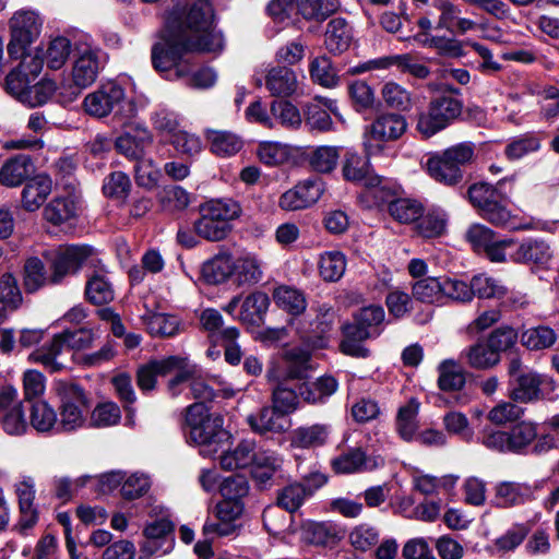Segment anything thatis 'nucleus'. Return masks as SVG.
<instances>
[{
  "label": "nucleus",
  "mask_w": 559,
  "mask_h": 559,
  "mask_svg": "<svg viewBox=\"0 0 559 559\" xmlns=\"http://www.w3.org/2000/svg\"><path fill=\"white\" fill-rule=\"evenodd\" d=\"M225 40L214 25V9L209 0L175 7L152 48V63L167 80H182L194 88H209L216 82L210 68L195 70L189 52H221Z\"/></svg>",
  "instance_id": "1"
},
{
  "label": "nucleus",
  "mask_w": 559,
  "mask_h": 559,
  "mask_svg": "<svg viewBox=\"0 0 559 559\" xmlns=\"http://www.w3.org/2000/svg\"><path fill=\"white\" fill-rule=\"evenodd\" d=\"M102 68L100 52L91 47L78 50L68 78L59 85L52 81H43L33 87L35 94L56 92L63 103H71L81 92L91 86L97 79Z\"/></svg>",
  "instance_id": "2"
},
{
  "label": "nucleus",
  "mask_w": 559,
  "mask_h": 559,
  "mask_svg": "<svg viewBox=\"0 0 559 559\" xmlns=\"http://www.w3.org/2000/svg\"><path fill=\"white\" fill-rule=\"evenodd\" d=\"M467 197L479 214L489 223L509 230L536 229L533 217L511 213L500 201L501 194L498 187L478 182L467 190Z\"/></svg>",
  "instance_id": "3"
},
{
  "label": "nucleus",
  "mask_w": 559,
  "mask_h": 559,
  "mask_svg": "<svg viewBox=\"0 0 559 559\" xmlns=\"http://www.w3.org/2000/svg\"><path fill=\"white\" fill-rule=\"evenodd\" d=\"M223 417L209 413L202 403H194L187 408L188 439L200 447V454L204 457L218 454L223 444L228 443L230 433L223 428Z\"/></svg>",
  "instance_id": "4"
},
{
  "label": "nucleus",
  "mask_w": 559,
  "mask_h": 559,
  "mask_svg": "<svg viewBox=\"0 0 559 559\" xmlns=\"http://www.w3.org/2000/svg\"><path fill=\"white\" fill-rule=\"evenodd\" d=\"M508 373L510 377L509 396L512 401L533 403L542 400H555L557 382L554 378L524 368L519 357L510 359Z\"/></svg>",
  "instance_id": "5"
},
{
  "label": "nucleus",
  "mask_w": 559,
  "mask_h": 559,
  "mask_svg": "<svg viewBox=\"0 0 559 559\" xmlns=\"http://www.w3.org/2000/svg\"><path fill=\"white\" fill-rule=\"evenodd\" d=\"M407 130L406 119L397 114L379 115L362 133V147L366 157L390 159L395 151L389 142L399 140Z\"/></svg>",
  "instance_id": "6"
},
{
  "label": "nucleus",
  "mask_w": 559,
  "mask_h": 559,
  "mask_svg": "<svg viewBox=\"0 0 559 559\" xmlns=\"http://www.w3.org/2000/svg\"><path fill=\"white\" fill-rule=\"evenodd\" d=\"M201 216L194 223L197 235L210 241H219L230 231V222L239 217L240 205L231 199H216L204 203Z\"/></svg>",
  "instance_id": "7"
},
{
  "label": "nucleus",
  "mask_w": 559,
  "mask_h": 559,
  "mask_svg": "<svg viewBox=\"0 0 559 559\" xmlns=\"http://www.w3.org/2000/svg\"><path fill=\"white\" fill-rule=\"evenodd\" d=\"M474 157L472 143H460L428 157L425 169L435 181L454 187L463 180V167Z\"/></svg>",
  "instance_id": "8"
},
{
  "label": "nucleus",
  "mask_w": 559,
  "mask_h": 559,
  "mask_svg": "<svg viewBox=\"0 0 559 559\" xmlns=\"http://www.w3.org/2000/svg\"><path fill=\"white\" fill-rule=\"evenodd\" d=\"M123 100L124 90L117 82L109 81L86 95L83 107L88 115L97 118L106 117L115 108L119 107L116 115L122 118L123 124H127L135 117L138 108L132 100L127 103H123Z\"/></svg>",
  "instance_id": "9"
},
{
  "label": "nucleus",
  "mask_w": 559,
  "mask_h": 559,
  "mask_svg": "<svg viewBox=\"0 0 559 559\" xmlns=\"http://www.w3.org/2000/svg\"><path fill=\"white\" fill-rule=\"evenodd\" d=\"M56 391L60 399L58 430L73 432L83 428L90 413L84 390L74 383L59 381Z\"/></svg>",
  "instance_id": "10"
},
{
  "label": "nucleus",
  "mask_w": 559,
  "mask_h": 559,
  "mask_svg": "<svg viewBox=\"0 0 559 559\" xmlns=\"http://www.w3.org/2000/svg\"><path fill=\"white\" fill-rule=\"evenodd\" d=\"M369 157L364 158L357 153H347L343 164V176L346 180L359 182L366 188V198L372 199L373 205L389 201L392 191L383 179L369 170Z\"/></svg>",
  "instance_id": "11"
},
{
  "label": "nucleus",
  "mask_w": 559,
  "mask_h": 559,
  "mask_svg": "<svg viewBox=\"0 0 559 559\" xmlns=\"http://www.w3.org/2000/svg\"><path fill=\"white\" fill-rule=\"evenodd\" d=\"M94 249L87 245H66L46 250L44 258L52 271V284H61L67 276L76 274L90 258Z\"/></svg>",
  "instance_id": "12"
},
{
  "label": "nucleus",
  "mask_w": 559,
  "mask_h": 559,
  "mask_svg": "<svg viewBox=\"0 0 559 559\" xmlns=\"http://www.w3.org/2000/svg\"><path fill=\"white\" fill-rule=\"evenodd\" d=\"M8 26L10 33L8 53L11 58H16L39 37L43 20L34 10L20 9L9 19Z\"/></svg>",
  "instance_id": "13"
},
{
  "label": "nucleus",
  "mask_w": 559,
  "mask_h": 559,
  "mask_svg": "<svg viewBox=\"0 0 559 559\" xmlns=\"http://www.w3.org/2000/svg\"><path fill=\"white\" fill-rule=\"evenodd\" d=\"M461 100L452 96H440L432 99L427 109L418 115L417 130L430 138L447 128L462 112Z\"/></svg>",
  "instance_id": "14"
},
{
  "label": "nucleus",
  "mask_w": 559,
  "mask_h": 559,
  "mask_svg": "<svg viewBox=\"0 0 559 559\" xmlns=\"http://www.w3.org/2000/svg\"><path fill=\"white\" fill-rule=\"evenodd\" d=\"M323 192L324 183L320 178L306 179L284 192L278 205L285 211L304 210L317 203Z\"/></svg>",
  "instance_id": "15"
},
{
  "label": "nucleus",
  "mask_w": 559,
  "mask_h": 559,
  "mask_svg": "<svg viewBox=\"0 0 559 559\" xmlns=\"http://www.w3.org/2000/svg\"><path fill=\"white\" fill-rule=\"evenodd\" d=\"M243 512L242 501L223 499L214 509L216 521L207 520L203 526L205 535L229 536L236 533L235 523Z\"/></svg>",
  "instance_id": "16"
},
{
  "label": "nucleus",
  "mask_w": 559,
  "mask_h": 559,
  "mask_svg": "<svg viewBox=\"0 0 559 559\" xmlns=\"http://www.w3.org/2000/svg\"><path fill=\"white\" fill-rule=\"evenodd\" d=\"M332 116L341 122H345L340 112L336 100L317 97L305 107L306 124L311 130L328 132L334 129Z\"/></svg>",
  "instance_id": "17"
},
{
  "label": "nucleus",
  "mask_w": 559,
  "mask_h": 559,
  "mask_svg": "<svg viewBox=\"0 0 559 559\" xmlns=\"http://www.w3.org/2000/svg\"><path fill=\"white\" fill-rule=\"evenodd\" d=\"M151 361L158 376H166L177 371V374L168 382V390L174 396L181 392L180 386L183 385V382L188 380L193 372V365H191L186 357L168 356Z\"/></svg>",
  "instance_id": "18"
},
{
  "label": "nucleus",
  "mask_w": 559,
  "mask_h": 559,
  "mask_svg": "<svg viewBox=\"0 0 559 559\" xmlns=\"http://www.w3.org/2000/svg\"><path fill=\"white\" fill-rule=\"evenodd\" d=\"M152 142L151 132L145 127L136 126L118 136L115 146L122 155L136 160L144 157L145 151Z\"/></svg>",
  "instance_id": "19"
},
{
  "label": "nucleus",
  "mask_w": 559,
  "mask_h": 559,
  "mask_svg": "<svg viewBox=\"0 0 559 559\" xmlns=\"http://www.w3.org/2000/svg\"><path fill=\"white\" fill-rule=\"evenodd\" d=\"M247 423L251 429L259 435H266L269 432L283 433L292 426L288 416H285L273 406L263 407L255 414L249 415Z\"/></svg>",
  "instance_id": "20"
},
{
  "label": "nucleus",
  "mask_w": 559,
  "mask_h": 559,
  "mask_svg": "<svg viewBox=\"0 0 559 559\" xmlns=\"http://www.w3.org/2000/svg\"><path fill=\"white\" fill-rule=\"evenodd\" d=\"M185 383H188L191 397L199 400V403L203 405H205V402L212 401L217 392H222L225 397H231L235 394L231 388L224 386L216 378L207 379L202 377L195 365H193L191 377Z\"/></svg>",
  "instance_id": "21"
},
{
  "label": "nucleus",
  "mask_w": 559,
  "mask_h": 559,
  "mask_svg": "<svg viewBox=\"0 0 559 559\" xmlns=\"http://www.w3.org/2000/svg\"><path fill=\"white\" fill-rule=\"evenodd\" d=\"M69 352L68 343L63 332L56 334L48 345H45L29 354L31 362L40 364L51 372L59 371L64 368L61 361L62 355Z\"/></svg>",
  "instance_id": "22"
},
{
  "label": "nucleus",
  "mask_w": 559,
  "mask_h": 559,
  "mask_svg": "<svg viewBox=\"0 0 559 559\" xmlns=\"http://www.w3.org/2000/svg\"><path fill=\"white\" fill-rule=\"evenodd\" d=\"M227 443L219 449V465L225 471L242 469L251 465L254 460L255 442L252 440H242L233 449L225 448Z\"/></svg>",
  "instance_id": "23"
},
{
  "label": "nucleus",
  "mask_w": 559,
  "mask_h": 559,
  "mask_svg": "<svg viewBox=\"0 0 559 559\" xmlns=\"http://www.w3.org/2000/svg\"><path fill=\"white\" fill-rule=\"evenodd\" d=\"M282 457L271 450H254V460L251 463V474L255 481L266 488L271 485L273 476L281 469Z\"/></svg>",
  "instance_id": "24"
},
{
  "label": "nucleus",
  "mask_w": 559,
  "mask_h": 559,
  "mask_svg": "<svg viewBox=\"0 0 559 559\" xmlns=\"http://www.w3.org/2000/svg\"><path fill=\"white\" fill-rule=\"evenodd\" d=\"M550 245L539 238L524 240L511 255L512 260L520 263L547 265L552 259Z\"/></svg>",
  "instance_id": "25"
},
{
  "label": "nucleus",
  "mask_w": 559,
  "mask_h": 559,
  "mask_svg": "<svg viewBox=\"0 0 559 559\" xmlns=\"http://www.w3.org/2000/svg\"><path fill=\"white\" fill-rule=\"evenodd\" d=\"M265 86L275 97L290 96L298 88L297 74L287 67H273L265 76Z\"/></svg>",
  "instance_id": "26"
},
{
  "label": "nucleus",
  "mask_w": 559,
  "mask_h": 559,
  "mask_svg": "<svg viewBox=\"0 0 559 559\" xmlns=\"http://www.w3.org/2000/svg\"><path fill=\"white\" fill-rule=\"evenodd\" d=\"M530 485L516 481H500L495 487L496 503L502 508L521 506L533 497Z\"/></svg>",
  "instance_id": "27"
},
{
  "label": "nucleus",
  "mask_w": 559,
  "mask_h": 559,
  "mask_svg": "<svg viewBox=\"0 0 559 559\" xmlns=\"http://www.w3.org/2000/svg\"><path fill=\"white\" fill-rule=\"evenodd\" d=\"M52 190V181L48 176L38 175L27 181L22 191V206L28 212L38 210Z\"/></svg>",
  "instance_id": "28"
},
{
  "label": "nucleus",
  "mask_w": 559,
  "mask_h": 559,
  "mask_svg": "<svg viewBox=\"0 0 559 559\" xmlns=\"http://www.w3.org/2000/svg\"><path fill=\"white\" fill-rule=\"evenodd\" d=\"M331 427L325 424L301 426L292 431L290 444L299 449L322 447L326 443Z\"/></svg>",
  "instance_id": "29"
},
{
  "label": "nucleus",
  "mask_w": 559,
  "mask_h": 559,
  "mask_svg": "<svg viewBox=\"0 0 559 559\" xmlns=\"http://www.w3.org/2000/svg\"><path fill=\"white\" fill-rule=\"evenodd\" d=\"M200 323L203 330L209 333V337L213 342L236 341L239 336V330L235 326L224 328V320L222 314L216 309H205L200 316Z\"/></svg>",
  "instance_id": "30"
},
{
  "label": "nucleus",
  "mask_w": 559,
  "mask_h": 559,
  "mask_svg": "<svg viewBox=\"0 0 559 559\" xmlns=\"http://www.w3.org/2000/svg\"><path fill=\"white\" fill-rule=\"evenodd\" d=\"M297 533L300 542L307 545L326 546L338 539L335 527L324 522L306 521L299 526Z\"/></svg>",
  "instance_id": "31"
},
{
  "label": "nucleus",
  "mask_w": 559,
  "mask_h": 559,
  "mask_svg": "<svg viewBox=\"0 0 559 559\" xmlns=\"http://www.w3.org/2000/svg\"><path fill=\"white\" fill-rule=\"evenodd\" d=\"M461 359L471 368L487 370L496 367L501 357L495 354L487 341L477 342L461 353Z\"/></svg>",
  "instance_id": "32"
},
{
  "label": "nucleus",
  "mask_w": 559,
  "mask_h": 559,
  "mask_svg": "<svg viewBox=\"0 0 559 559\" xmlns=\"http://www.w3.org/2000/svg\"><path fill=\"white\" fill-rule=\"evenodd\" d=\"M338 383L331 376L318 378L314 382L298 386L299 396L308 404H322L337 390Z\"/></svg>",
  "instance_id": "33"
},
{
  "label": "nucleus",
  "mask_w": 559,
  "mask_h": 559,
  "mask_svg": "<svg viewBox=\"0 0 559 559\" xmlns=\"http://www.w3.org/2000/svg\"><path fill=\"white\" fill-rule=\"evenodd\" d=\"M352 28L344 19H332L326 26L324 44L334 55L346 51L352 43Z\"/></svg>",
  "instance_id": "34"
},
{
  "label": "nucleus",
  "mask_w": 559,
  "mask_h": 559,
  "mask_svg": "<svg viewBox=\"0 0 559 559\" xmlns=\"http://www.w3.org/2000/svg\"><path fill=\"white\" fill-rule=\"evenodd\" d=\"M270 306L269 296L263 292L249 294L241 302L237 320L250 325H259Z\"/></svg>",
  "instance_id": "35"
},
{
  "label": "nucleus",
  "mask_w": 559,
  "mask_h": 559,
  "mask_svg": "<svg viewBox=\"0 0 559 559\" xmlns=\"http://www.w3.org/2000/svg\"><path fill=\"white\" fill-rule=\"evenodd\" d=\"M234 258L229 254H217L202 264L201 274L209 284L226 282L234 273Z\"/></svg>",
  "instance_id": "36"
},
{
  "label": "nucleus",
  "mask_w": 559,
  "mask_h": 559,
  "mask_svg": "<svg viewBox=\"0 0 559 559\" xmlns=\"http://www.w3.org/2000/svg\"><path fill=\"white\" fill-rule=\"evenodd\" d=\"M32 170L29 157L19 155L0 168V183L10 188L17 187L31 175Z\"/></svg>",
  "instance_id": "37"
},
{
  "label": "nucleus",
  "mask_w": 559,
  "mask_h": 559,
  "mask_svg": "<svg viewBox=\"0 0 559 559\" xmlns=\"http://www.w3.org/2000/svg\"><path fill=\"white\" fill-rule=\"evenodd\" d=\"M420 403L417 399L412 397L405 405L399 408L396 415V431L400 437L409 442L414 440L418 429L417 416Z\"/></svg>",
  "instance_id": "38"
},
{
  "label": "nucleus",
  "mask_w": 559,
  "mask_h": 559,
  "mask_svg": "<svg viewBox=\"0 0 559 559\" xmlns=\"http://www.w3.org/2000/svg\"><path fill=\"white\" fill-rule=\"evenodd\" d=\"M86 299L94 305H105L114 300L115 290L111 282L103 271H95L85 286Z\"/></svg>",
  "instance_id": "39"
},
{
  "label": "nucleus",
  "mask_w": 559,
  "mask_h": 559,
  "mask_svg": "<svg viewBox=\"0 0 559 559\" xmlns=\"http://www.w3.org/2000/svg\"><path fill=\"white\" fill-rule=\"evenodd\" d=\"M24 287L27 292L34 293L47 285L52 284V271L48 273L45 263L37 257L28 258L24 264Z\"/></svg>",
  "instance_id": "40"
},
{
  "label": "nucleus",
  "mask_w": 559,
  "mask_h": 559,
  "mask_svg": "<svg viewBox=\"0 0 559 559\" xmlns=\"http://www.w3.org/2000/svg\"><path fill=\"white\" fill-rule=\"evenodd\" d=\"M384 310L380 306H368L361 308L354 317V322L346 324L356 330H362L368 333V337H377L380 332V325L384 320Z\"/></svg>",
  "instance_id": "41"
},
{
  "label": "nucleus",
  "mask_w": 559,
  "mask_h": 559,
  "mask_svg": "<svg viewBox=\"0 0 559 559\" xmlns=\"http://www.w3.org/2000/svg\"><path fill=\"white\" fill-rule=\"evenodd\" d=\"M142 320L152 336L171 337L180 331L178 318L171 314L150 313L143 316Z\"/></svg>",
  "instance_id": "42"
},
{
  "label": "nucleus",
  "mask_w": 559,
  "mask_h": 559,
  "mask_svg": "<svg viewBox=\"0 0 559 559\" xmlns=\"http://www.w3.org/2000/svg\"><path fill=\"white\" fill-rule=\"evenodd\" d=\"M290 513L278 504L267 507L262 515L265 530L274 536L283 537L286 533L294 532L292 530L293 515Z\"/></svg>",
  "instance_id": "43"
},
{
  "label": "nucleus",
  "mask_w": 559,
  "mask_h": 559,
  "mask_svg": "<svg viewBox=\"0 0 559 559\" xmlns=\"http://www.w3.org/2000/svg\"><path fill=\"white\" fill-rule=\"evenodd\" d=\"M340 153L335 146H318L309 148L305 154V160L318 173H330L337 165Z\"/></svg>",
  "instance_id": "44"
},
{
  "label": "nucleus",
  "mask_w": 559,
  "mask_h": 559,
  "mask_svg": "<svg viewBox=\"0 0 559 559\" xmlns=\"http://www.w3.org/2000/svg\"><path fill=\"white\" fill-rule=\"evenodd\" d=\"M346 258L341 251L323 252L318 262L319 274L325 282H337L346 271Z\"/></svg>",
  "instance_id": "45"
},
{
  "label": "nucleus",
  "mask_w": 559,
  "mask_h": 559,
  "mask_svg": "<svg viewBox=\"0 0 559 559\" xmlns=\"http://www.w3.org/2000/svg\"><path fill=\"white\" fill-rule=\"evenodd\" d=\"M331 465L337 474L359 473L368 468V459L360 448H355L335 456Z\"/></svg>",
  "instance_id": "46"
},
{
  "label": "nucleus",
  "mask_w": 559,
  "mask_h": 559,
  "mask_svg": "<svg viewBox=\"0 0 559 559\" xmlns=\"http://www.w3.org/2000/svg\"><path fill=\"white\" fill-rule=\"evenodd\" d=\"M29 420L31 426L38 432L45 433L53 429L58 430V415L46 401H38L33 404Z\"/></svg>",
  "instance_id": "47"
},
{
  "label": "nucleus",
  "mask_w": 559,
  "mask_h": 559,
  "mask_svg": "<svg viewBox=\"0 0 559 559\" xmlns=\"http://www.w3.org/2000/svg\"><path fill=\"white\" fill-rule=\"evenodd\" d=\"M78 206L72 197L55 198L44 210L45 218L53 225H60L76 215Z\"/></svg>",
  "instance_id": "48"
},
{
  "label": "nucleus",
  "mask_w": 559,
  "mask_h": 559,
  "mask_svg": "<svg viewBox=\"0 0 559 559\" xmlns=\"http://www.w3.org/2000/svg\"><path fill=\"white\" fill-rule=\"evenodd\" d=\"M381 96L389 108L407 111L413 107L412 93L396 82L384 83L381 88Z\"/></svg>",
  "instance_id": "49"
},
{
  "label": "nucleus",
  "mask_w": 559,
  "mask_h": 559,
  "mask_svg": "<svg viewBox=\"0 0 559 559\" xmlns=\"http://www.w3.org/2000/svg\"><path fill=\"white\" fill-rule=\"evenodd\" d=\"M211 151L222 157L235 155L242 148L241 139L227 131H211L207 134Z\"/></svg>",
  "instance_id": "50"
},
{
  "label": "nucleus",
  "mask_w": 559,
  "mask_h": 559,
  "mask_svg": "<svg viewBox=\"0 0 559 559\" xmlns=\"http://www.w3.org/2000/svg\"><path fill=\"white\" fill-rule=\"evenodd\" d=\"M413 296L426 304H443V277H426L413 285Z\"/></svg>",
  "instance_id": "51"
},
{
  "label": "nucleus",
  "mask_w": 559,
  "mask_h": 559,
  "mask_svg": "<svg viewBox=\"0 0 559 559\" xmlns=\"http://www.w3.org/2000/svg\"><path fill=\"white\" fill-rule=\"evenodd\" d=\"M273 298L275 304L289 312L298 316L306 310L307 301L304 294L289 286H280L274 290Z\"/></svg>",
  "instance_id": "52"
},
{
  "label": "nucleus",
  "mask_w": 559,
  "mask_h": 559,
  "mask_svg": "<svg viewBox=\"0 0 559 559\" xmlns=\"http://www.w3.org/2000/svg\"><path fill=\"white\" fill-rule=\"evenodd\" d=\"M296 5L306 20L323 21L337 10L340 3L338 0H296Z\"/></svg>",
  "instance_id": "53"
},
{
  "label": "nucleus",
  "mask_w": 559,
  "mask_h": 559,
  "mask_svg": "<svg viewBox=\"0 0 559 559\" xmlns=\"http://www.w3.org/2000/svg\"><path fill=\"white\" fill-rule=\"evenodd\" d=\"M557 341L556 332L546 325L527 329L521 335V343L531 350L549 348Z\"/></svg>",
  "instance_id": "54"
},
{
  "label": "nucleus",
  "mask_w": 559,
  "mask_h": 559,
  "mask_svg": "<svg viewBox=\"0 0 559 559\" xmlns=\"http://www.w3.org/2000/svg\"><path fill=\"white\" fill-rule=\"evenodd\" d=\"M310 356L307 350L300 348H292L287 350L283 357V366L286 378L302 379L310 369Z\"/></svg>",
  "instance_id": "55"
},
{
  "label": "nucleus",
  "mask_w": 559,
  "mask_h": 559,
  "mask_svg": "<svg viewBox=\"0 0 559 559\" xmlns=\"http://www.w3.org/2000/svg\"><path fill=\"white\" fill-rule=\"evenodd\" d=\"M439 388L443 391H457L465 384V374L454 360H444L439 365Z\"/></svg>",
  "instance_id": "56"
},
{
  "label": "nucleus",
  "mask_w": 559,
  "mask_h": 559,
  "mask_svg": "<svg viewBox=\"0 0 559 559\" xmlns=\"http://www.w3.org/2000/svg\"><path fill=\"white\" fill-rule=\"evenodd\" d=\"M71 53V43L66 37H56L49 41L44 49V60L51 70H58L63 67Z\"/></svg>",
  "instance_id": "57"
},
{
  "label": "nucleus",
  "mask_w": 559,
  "mask_h": 559,
  "mask_svg": "<svg viewBox=\"0 0 559 559\" xmlns=\"http://www.w3.org/2000/svg\"><path fill=\"white\" fill-rule=\"evenodd\" d=\"M234 273L238 285H252L262 278L259 262L251 257L234 259Z\"/></svg>",
  "instance_id": "58"
},
{
  "label": "nucleus",
  "mask_w": 559,
  "mask_h": 559,
  "mask_svg": "<svg viewBox=\"0 0 559 559\" xmlns=\"http://www.w3.org/2000/svg\"><path fill=\"white\" fill-rule=\"evenodd\" d=\"M423 205L412 199H399L390 202L389 213L397 222L408 224L421 217Z\"/></svg>",
  "instance_id": "59"
},
{
  "label": "nucleus",
  "mask_w": 559,
  "mask_h": 559,
  "mask_svg": "<svg viewBox=\"0 0 559 559\" xmlns=\"http://www.w3.org/2000/svg\"><path fill=\"white\" fill-rule=\"evenodd\" d=\"M474 296L487 299H503L507 296V287L493 277L485 274L475 275L472 278Z\"/></svg>",
  "instance_id": "60"
},
{
  "label": "nucleus",
  "mask_w": 559,
  "mask_h": 559,
  "mask_svg": "<svg viewBox=\"0 0 559 559\" xmlns=\"http://www.w3.org/2000/svg\"><path fill=\"white\" fill-rule=\"evenodd\" d=\"M260 160L267 166H277L290 157V148L281 142L264 141L257 150Z\"/></svg>",
  "instance_id": "61"
},
{
  "label": "nucleus",
  "mask_w": 559,
  "mask_h": 559,
  "mask_svg": "<svg viewBox=\"0 0 559 559\" xmlns=\"http://www.w3.org/2000/svg\"><path fill=\"white\" fill-rule=\"evenodd\" d=\"M157 199L163 211L170 213L182 211L190 203L188 192L178 186L164 188L159 191Z\"/></svg>",
  "instance_id": "62"
},
{
  "label": "nucleus",
  "mask_w": 559,
  "mask_h": 559,
  "mask_svg": "<svg viewBox=\"0 0 559 559\" xmlns=\"http://www.w3.org/2000/svg\"><path fill=\"white\" fill-rule=\"evenodd\" d=\"M368 333L355 328L344 326V338L340 345L342 353L353 357H367L369 350L362 342L368 340Z\"/></svg>",
  "instance_id": "63"
},
{
  "label": "nucleus",
  "mask_w": 559,
  "mask_h": 559,
  "mask_svg": "<svg viewBox=\"0 0 559 559\" xmlns=\"http://www.w3.org/2000/svg\"><path fill=\"white\" fill-rule=\"evenodd\" d=\"M121 419L119 406L114 402L98 404L91 413L90 425L105 428L117 425Z\"/></svg>",
  "instance_id": "64"
}]
</instances>
